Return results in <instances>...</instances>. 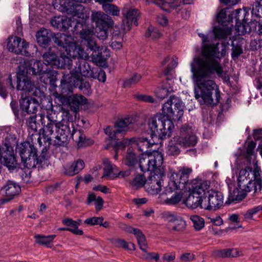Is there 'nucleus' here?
<instances>
[{
	"label": "nucleus",
	"instance_id": "nucleus-50",
	"mask_svg": "<svg viewBox=\"0 0 262 262\" xmlns=\"http://www.w3.org/2000/svg\"><path fill=\"white\" fill-rule=\"evenodd\" d=\"M251 13L253 16L262 18V4L260 2L256 1L253 4Z\"/></svg>",
	"mask_w": 262,
	"mask_h": 262
},
{
	"label": "nucleus",
	"instance_id": "nucleus-9",
	"mask_svg": "<svg viewBox=\"0 0 262 262\" xmlns=\"http://www.w3.org/2000/svg\"><path fill=\"white\" fill-rule=\"evenodd\" d=\"M47 118L49 122L41 130L45 142H50L55 139L54 144L62 145L67 139L66 133L68 132L67 126L63 124L62 121L57 122L56 120H51L49 116Z\"/></svg>",
	"mask_w": 262,
	"mask_h": 262
},
{
	"label": "nucleus",
	"instance_id": "nucleus-47",
	"mask_svg": "<svg viewBox=\"0 0 262 262\" xmlns=\"http://www.w3.org/2000/svg\"><path fill=\"white\" fill-rule=\"evenodd\" d=\"M145 35L146 37H150L152 39H157L161 37L162 33L156 27L150 26L147 29Z\"/></svg>",
	"mask_w": 262,
	"mask_h": 262
},
{
	"label": "nucleus",
	"instance_id": "nucleus-60",
	"mask_svg": "<svg viewBox=\"0 0 262 262\" xmlns=\"http://www.w3.org/2000/svg\"><path fill=\"white\" fill-rule=\"evenodd\" d=\"M117 246L123 248L125 249L133 250L135 249V245L132 243H127L124 240L118 239L116 241Z\"/></svg>",
	"mask_w": 262,
	"mask_h": 262
},
{
	"label": "nucleus",
	"instance_id": "nucleus-49",
	"mask_svg": "<svg viewBox=\"0 0 262 262\" xmlns=\"http://www.w3.org/2000/svg\"><path fill=\"white\" fill-rule=\"evenodd\" d=\"M190 220L193 224V227L196 230L199 231L204 228L205 221L203 218L198 215L191 216Z\"/></svg>",
	"mask_w": 262,
	"mask_h": 262
},
{
	"label": "nucleus",
	"instance_id": "nucleus-40",
	"mask_svg": "<svg viewBox=\"0 0 262 262\" xmlns=\"http://www.w3.org/2000/svg\"><path fill=\"white\" fill-rule=\"evenodd\" d=\"M62 222L64 225L71 227L70 228H67V230L70 231L77 235L83 234L82 230L78 228L80 223L69 218L64 219Z\"/></svg>",
	"mask_w": 262,
	"mask_h": 262
},
{
	"label": "nucleus",
	"instance_id": "nucleus-30",
	"mask_svg": "<svg viewBox=\"0 0 262 262\" xmlns=\"http://www.w3.org/2000/svg\"><path fill=\"white\" fill-rule=\"evenodd\" d=\"M147 3H152L164 11H168L170 9H175L180 5L179 0H145Z\"/></svg>",
	"mask_w": 262,
	"mask_h": 262
},
{
	"label": "nucleus",
	"instance_id": "nucleus-6",
	"mask_svg": "<svg viewBox=\"0 0 262 262\" xmlns=\"http://www.w3.org/2000/svg\"><path fill=\"white\" fill-rule=\"evenodd\" d=\"M47 69V66L44 65L40 60L34 61L33 60H24L23 63L19 66L17 74V89L28 92L33 91L36 88L35 85L27 74L39 75Z\"/></svg>",
	"mask_w": 262,
	"mask_h": 262
},
{
	"label": "nucleus",
	"instance_id": "nucleus-37",
	"mask_svg": "<svg viewBox=\"0 0 262 262\" xmlns=\"http://www.w3.org/2000/svg\"><path fill=\"white\" fill-rule=\"evenodd\" d=\"M215 253L217 256L220 257H237L242 254L241 251L236 248L219 250Z\"/></svg>",
	"mask_w": 262,
	"mask_h": 262
},
{
	"label": "nucleus",
	"instance_id": "nucleus-19",
	"mask_svg": "<svg viewBox=\"0 0 262 262\" xmlns=\"http://www.w3.org/2000/svg\"><path fill=\"white\" fill-rule=\"evenodd\" d=\"M0 161L9 170H13L16 166V160L13 147L5 144L0 147Z\"/></svg>",
	"mask_w": 262,
	"mask_h": 262
},
{
	"label": "nucleus",
	"instance_id": "nucleus-57",
	"mask_svg": "<svg viewBox=\"0 0 262 262\" xmlns=\"http://www.w3.org/2000/svg\"><path fill=\"white\" fill-rule=\"evenodd\" d=\"M250 49L252 51L257 50L262 47V39L260 37L252 39L250 43Z\"/></svg>",
	"mask_w": 262,
	"mask_h": 262
},
{
	"label": "nucleus",
	"instance_id": "nucleus-56",
	"mask_svg": "<svg viewBox=\"0 0 262 262\" xmlns=\"http://www.w3.org/2000/svg\"><path fill=\"white\" fill-rule=\"evenodd\" d=\"M262 210V206L259 205L256 206L253 208L250 209L247 211L244 214V218L245 220H250L253 217V215Z\"/></svg>",
	"mask_w": 262,
	"mask_h": 262
},
{
	"label": "nucleus",
	"instance_id": "nucleus-39",
	"mask_svg": "<svg viewBox=\"0 0 262 262\" xmlns=\"http://www.w3.org/2000/svg\"><path fill=\"white\" fill-rule=\"evenodd\" d=\"M62 222L64 225L71 227L70 228H67V230L70 231L77 235L83 234L82 230L78 228L80 223L69 218L64 219Z\"/></svg>",
	"mask_w": 262,
	"mask_h": 262
},
{
	"label": "nucleus",
	"instance_id": "nucleus-7",
	"mask_svg": "<svg viewBox=\"0 0 262 262\" xmlns=\"http://www.w3.org/2000/svg\"><path fill=\"white\" fill-rule=\"evenodd\" d=\"M209 181L200 179H195L190 184H187L184 188L181 189V199L184 193L188 194L183 200V203L188 208L195 209L198 207L201 208L203 205V198L205 192L210 187Z\"/></svg>",
	"mask_w": 262,
	"mask_h": 262
},
{
	"label": "nucleus",
	"instance_id": "nucleus-12",
	"mask_svg": "<svg viewBox=\"0 0 262 262\" xmlns=\"http://www.w3.org/2000/svg\"><path fill=\"white\" fill-rule=\"evenodd\" d=\"M155 138L151 135L148 137L142 136L139 138H133L131 139L125 138L120 141L119 146L122 148L126 146L135 147L137 146L139 150L144 153H149L148 149L155 146L154 150H156L158 145L156 144L154 140Z\"/></svg>",
	"mask_w": 262,
	"mask_h": 262
},
{
	"label": "nucleus",
	"instance_id": "nucleus-15",
	"mask_svg": "<svg viewBox=\"0 0 262 262\" xmlns=\"http://www.w3.org/2000/svg\"><path fill=\"white\" fill-rule=\"evenodd\" d=\"M7 48L9 51L14 52L17 54H21L26 56L33 55V53H31L28 49H31L33 51L37 52V48L35 45L29 46L28 42L25 40L21 39L17 36H11L8 39L7 43Z\"/></svg>",
	"mask_w": 262,
	"mask_h": 262
},
{
	"label": "nucleus",
	"instance_id": "nucleus-28",
	"mask_svg": "<svg viewBox=\"0 0 262 262\" xmlns=\"http://www.w3.org/2000/svg\"><path fill=\"white\" fill-rule=\"evenodd\" d=\"M176 90L177 86H174L173 83L166 81L157 87L154 92L158 98L163 99L167 97L169 94L174 92Z\"/></svg>",
	"mask_w": 262,
	"mask_h": 262
},
{
	"label": "nucleus",
	"instance_id": "nucleus-23",
	"mask_svg": "<svg viewBox=\"0 0 262 262\" xmlns=\"http://www.w3.org/2000/svg\"><path fill=\"white\" fill-rule=\"evenodd\" d=\"M104 165V173L102 177H108L111 179L116 178L118 176L122 177L129 175V171H120L118 168L113 165L108 159H105L103 161Z\"/></svg>",
	"mask_w": 262,
	"mask_h": 262
},
{
	"label": "nucleus",
	"instance_id": "nucleus-11",
	"mask_svg": "<svg viewBox=\"0 0 262 262\" xmlns=\"http://www.w3.org/2000/svg\"><path fill=\"white\" fill-rule=\"evenodd\" d=\"M163 161L161 151L154 150L150 153H144L139 160V166L143 172L150 171V174L155 173L157 167H160Z\"/></svg>",
	"mask_w": 262,
	"mask_h": 262
},
{
	"label": "nucleus",
	"instance_id": "nucleus-10",
	"mask_svg": "<svg viewBox=\"0 0 262 262\" xmlns=\"http://www.w3.org/2000/svg\"><path fill=\"white\" fill-rule=\"evenodd\" d=\"M229 9L226 8L222 9L217 14L216 19L217 22L221 25L225 26V28L222 27H214L213 29V33L214 34L215 37L219 39H223L221 45L223 48L222 49L221 55L224 56L226 54V47L229 45L228 38H229L230 39V36L231 34V27L233 26L232 24H231L230 26H228L231 23V17H229V14L227 17L228 12Z\"/></svg>",
	"mask_w": 262,
	"mask_h": 262
},
{
	"label": "nucleus",
	"instance_id": "nucleus-62",
	"mask_svg": "<svg viewBox=\"0 0 262 262\" xmlns=\"http://www.w3.org/2000/svg\"><path fill=\"white\" fill-rule=\"evenodd\" d=\"M119 227L123 231L128 233H133L134 235L137 234V233L139 230V229L135 228L130 226L123 224H120Z\"/></svg>",
	"mask_w": 262,
	"mask_h": 262
},
{
	"label": "nucleus",
	"instance_id": "nucleus-63",
	"mask_svg": "<svg viewBox=\"0 0 262 262\" xmlns=\"http://www.w3.org/2000/svg\"><path fill=\"white\" fill-rule=\"evenodd\" d=\"M94 74L96 76V78L99 81L105 82L106 79V76L105 72L100 69L99 70L95 71L94 70Z\"/></svg>",
	"mask_w": 262,
	"mask_h": 262
},
{
	"label": "nucleus",
	"instance_id": "nucleus-46",
	"mask_svg": "<svg viewBox=\"0 0 262 262\" xmlns=\"http://www.w3.org/2000/svg\"><path fill=\"white\" fill-rule=\"evenodd\" d=\"M138 244L141 250L146 252L148 249L147 243L144 235L142 233L140 230L138 231L137 234H135Z\"/></svg>",
	"mask_w": 262,
	"mask_h": 262
},
{
	"label": "nucleus",
	"instance_id": "nucleus-18",
	"mask_svg": "<svg viewBox=\"0 0 262 262\" xmlns=\"http://www.w3.org/2000/svg\"><path fill=\"white\" fill-rule=\"evenodd\" d=\"M53 96L58 98L63 105L68 104L71 111L74 112L79 109L80 105H83L86 103V98L82 95H74L68 97L55 92L53 93Z\"/></svg>",
	"mask_w": 262,
	"mask_h": 262
},
{
	"label": "nucleus",
	"instance_id": "nucleus-52",
	"mask_svg": "<svg viewBox=\"0 0 262 262\" xmlns=\"http://www.w3.org/2000/svg\"><path fill=\"white\" fill-rule=\"evenodd\" d=\"M34 159L37 161V165L42 164L43 162H45L49 159V156L47 153V149L46 147H44L41 150V153L38 156L35 150V158Z\"/></svg>",
	"mask_w": 262,
	"mask_h": 262
},
{
	"label": "nucleus",
	"instance_id": "nucleus-55",
	"mask_svg": "<svg viewBox=\"0 0 262 262\" xmlns=\"http://www.w3.org/2000/svg\"><path fill=\"white\" fill-rule=\"evenodd\" d=\"M135 98L137 100L145 102L155 103V99L150 95L143 94H137L134 95Z\"/></svg>",
	"mask_w": 262,
	"mask_h": 262
},
{
	"label": "nucleus",
	"instance_id": "nucleus-24",
	"mask_svg": "<svg viewBox=\"0 0 262 262\" xmlns=\"http://www.w3.org/2000/svg\"><path fill=\"white\" fill-rule=\"evenodd\" d=\"M91 19L96 24V28L112 27L114 25L111 17L101 11H92Z\"/></svg>",
	"mask_w": 262,
	"mask_h": 262
},
{
	"label": "nucleus",
	"instance_id": "nucleus-34",
	"mask_svg": "<svg viewBox=\"0 0 262 262\" xmlns=\"http://www.w3.org/2000/svg\"><path fill=\"white\" fill-rule=\"evenodd\" d=\"M122 13L127 19L128 26L133 24L138 25L137 20L140 15L138 10L133 8L129 9L125 8L123 10Z\"/></svg>",
	"mask_w": 262,
	"mask_h": 262
},
{
	"label": "nucleus",
	"instance_id": "nucleus-25",
	"mask_svg": "<svg viewBox=\"0 0 262 262\" xmlns=\"http://www.w3.org/2000/svg\"><path fill=\"white\" fill-rule=\"evenodd\" d=\"M179 58L174 56H168L162 62L163 64H167V68L163 71V74L166 77L167 81L176 78L174 69L177 67Z\"/></svg>",
	"mask_w": 262,
	"mask_h": 262
},
{
	"label": "nucleus",
	"instance_id": "nucleus-54",
	"mask_svg": "<svg viewBox=\"0 0 262 262\" xmlns=\"http://www.w3.org/2000/svg\"><path fill=\"white\" fill-rule=\"evenodd\" d=\"M111 27H98L96 28V36L100 39L104 40L106 39L108 35V29Z\"/></svg>",
	"mask_w": 262,
	"mask_h": 262
},
{
	"label": "nucleus",
	"instance_id": "nucleus-8",
	"mask_svg": "<svg viewBox=\"0 0 262 262\" xmlns=\"http://www.w3.org/2000/svg\"><path fill=\"white\" fill-rule=\"evenodd\" d=\"M219 43L216 45H203L202 46V59L206 68L211 71V75L216 72L217 76L223 78L224 81H229L230 78L226 72L223 71L220 63Z\"/></svg>",
	"mask_w": 262,
	"mask_h": 262
},
{
	"label": "nucleus",
	"instance_id": "nucleus-64",
	"mask_svg": "<svg viewBox=\"0 0 262 262\" xmlns=\"http://www.w3.org/2000/svg\"><path fill=\"white\" fill-rule=\"evenodd\" d=\"M194 258V256L191 253H185L181 254V261H191Z\"/></svg>",
	"mask_w": 262,
	"mask_h": 262
},
{
	"label": "nucleus",
	"instance_id": "nucleus-42",
	"mask_svg": "<svg viewBox=\"0 0 262 262\" xmlns=\"http://www.w3.org/2000/svg\"><path fill=\"white\" fill-rule=\"evenodd\" d=\"M247 194L239 188H234L232 192L230 191L228 196V201L232 202L235 201H242Z\"/></svg>",
	"mask_w": 262,
	"mask_h": 262
},
{
	"label": "nucleus",
	"instance_id": "nucleus-20",
	"mask_svg": "<svg viewBox=\"0 0 262 262\" xmlns=\"http://www.w3.org/2000/svg\"><path fill=\"white\" fill-rule=\"evenodd\" d=\"M208 203H204L201 208L207 210H216L220 208L224 202L223 194L220 191H212L209 193Z\"/></svg>",
	"mask_w": 262,
	"mask_h": 262
},
{
	"label": "nucleus",
	"instance_id": "nucleus-14",
	"mask_svg": "<svg viewBox=\"0 0 262 262\" xmlns=\"http://www.w3.org/2000/svg\"><path fill=\"white\" fill-rule=\"evenodd\" d=\"M68 55L69 57L62 54L59 56L55 51L50 50L43 54L42 58L46 64L57 68L70 69L72 66V60Z\"/></svg>",
	"mask_w": 262,
	"mask_h": 262
},
{
	"label": "nucleus",
	"instance_id": "nucleus-26",
	"mask_svg": "<svg viewBox=\"0 0 262 262\" xmlns=\"http://www.w3.org/2000/svg\"><path fill=\"white\" fill-rule=\"evenodd\" d=\"M20 106L22 111L27 114H35L39 107V104L34 98L26 97L20 100Z\"/></svg>",
	"mask_w": 262,
	"mask_h": 262
},
{
	"label": "nucleus",
	"instance_id": "nucleus-13",
	"mask_svg": "<svg viewBox=\"0 0 262 262\" xmlns=\"http://www.w3.org/2000/svg\"><path fill=\"white\" fill-rule=\"evenodd\" d=\"M35 150L33 143L25 142L17 144L16 151L18 152L25 166L28 168H34L37 165L35 158Z\"/></svg>",
	"mask_w": 262,
	"mask_h": 262
},
{
	"label": "nucleus",
	"instance_id": "nucleus-17",
	"mask_svg": "<svg viewBox=\"0 0 262 262\" xmlns=\"http://www.w3.org/2000/svg\"><path fill=\"white\" fill-rule=\"evenodd\" d=\"M180 185V176L179 172H171L169 176V181L168 187L169 190L167 189L166 193L170 192H174V193L170 197L167 198L164 202L165 204L170 205H174L180 201V191L179 187Z\"/></svg>",
	"mask_w": 262,
	"mask_h": 262
},
{
	"label": "nucleus",
	"instance_id": "nucleus-43",
	"mask_svg": "<svg viewBox=\"0 0 262 262\" xmlns=\"http://www.w3.org/2000/svg\"><path fill=\"white\" fill-rule=\"evenodd\" d=\"M146 181V178L143 175L137 174L132 179L130 184L134 188L138 189L145 184Z\"/></svg>",
	"mask_w": 262,
	"mask_h": 262
},
{
	"label": "nucleus",
	"instance_id": "nucleus-58",
	"mask_svg": "<svg viewBox=\"0 0 262 262\" xmlns=\"http://www.w3.org/2000/svg\"><path fill=\"white\" fill-rule=\"evenodd\" d=\"M157 23L162 27H168L169 21L167 17L163 14H159L156 17Z\"/></svg>",
	"mask_w": 262,
	"mask_h": 262
},
{
	"label": "nucleus",
	"instance_id": "nucleus-35",
	"mask_svg": "<svg viewBox=\"0 0 262 262\" xmlns=\"http://www.w3.org/2000/svg\"><path fill=\"white\" fill-rule=\"evenodd\" d=\"M56 236V235L55 234L49 235L36 234L34 235V238L37 244L51 248L53 246V240Z\"/></svg>",
	"mask_w": 262,
	"mask_h": 262
},
{
	"label": "nucleus",
	"instance_id": "nucleus-44",
	"mask_svg": "<svg viewBox=\"0 0 262 262\" xmlns=\"http://www.w3.org/2000/svg\"><path fill=\"white\" fill-rule=\"evenodd\" d=\"M132 147H129L127 149V154L124 159V163L129 166H134L136 163L137 157L133 150L131 148Z\"/></svg>",
	"mask_w": 262,
	"mask_h": 262
},
{
	"label": "nucleus",
	"instance_id": "nucleus-27",
	"mask_svg": "<svg viewBox=\"0 0 262 262\" xmlns=\"http://www.w3.org/2000/svg\"><path fill=\"white\" fill-rule=\"evenodd\" d=\"M20 190V187L17 183L13 181H7L2 189V192L7 197L4 202L12 199L19 193Z\"/></svg>",
	"mask_w": 262,
	"mask_h": 262
},
{
	"label": "nucleus",
	"instance_id": "nucleus-31",
	"mask_svg": "<svg viewBox=\"0 0 262 262\" xmlns=\"http://www.w3.org/2000/svg\"><path fill=\"white\" fill-rule=\"evenodd\" d=\"M58 72L55 70L45 69V71L39 75L40 80L45 83L54 85L57 78Z\"/></svg>",
	"mask_w": 262,
	"mask_h": 262
},
{
	"label": "nucleus",
	"instance_id": "nucleus-29",
	"mask_svg": "<svg viewBox=\"0 0 262 262\" xmlns=\"http://www.w3.org/2000/svg\"><path fill=\"white\" fill-rule=\"evenodd\" d=\"M84 162L81 159H78L73 162L69 163L63 166V172L64 174L73 176L79 172L84 168Z\"/></svg>",
	"mask_w": 262,
	"mask_h": 262
},
{
	"label": "nucleus",
	"instance_id": "nucleus-51",
	"mask_svg": "<svg viewBox=\"0 0 262 262\" xmlns=\"http://www.w3.org/2000/svg\"><path fill=\"white\" fill-rule=\"evenodd\" d=\"M103 9L106 13L115 16H118L120 12V10L117 6L111 4L103 5Z\"/></svg>",
	"mask_w": 262,
	"mask_h": 262
},
{
	"label": "nucleus",
	"instance_id": "nucleus-53",
	"mask_svg": "<svg viewBox=\"0 0 262 262\" xmlns=\"http://www.w3.org/2000/svg\"><path fill=\"white\" fill-rule=\"evenodd\" d=\"M141 77L142 76L140 74L137 73L134 74L132 77L124 81L123 86L127 87L137 83L141 80Z\"/></svg>",
	"mask_w": 262,
	"mask_h": 262
},
{
	"label": "nucleus",
	"instance_id": "nucleus-48",
	"mask_svg": "<svg viewBox=\"0 0 262 262\" xmlns=\"http://www.w3.org/2000/svg\"><path fill=\"white\" fill-rule=\"evenodd\" d=\"M248 19L238 25H234L235 30L239 35H244L250 33L251 31V27L247 23Z\"/></svg>",
	"mask_w": 262,
	"mask_h": 262
},
{
	"label": "nucleus",
	"instance_id": "nucleus-41",
	"mask_svg": "<svg viewBox=\"0 0 262 262\" xmlns=\"http://www.w3.org/2000/svg\"><path fill=\"white\" fill-rule=\"evenodd\" d=\"M180 137H175L171 140L168 146V154L171 155H178L180 153Z\"/></svg>",
	"mask_w": 262,
	"mask_h": 262
},
{
	"label": "nucleus",
	"instance_id": "nucleus-45",
	"mask_svg": "<svg viewBox=\"0 0 262 262\" xmlns=\"http://www.w3.org/2000/svg\"><path fill=\"white\" fill-rule=\"evenodd\" d=\"M192 172V169L191 168L185 166L181 167V183L184 185L183 188H184L186 184L191 183L193 180H192L190 182L189 181V176Z\"/></svg>",
	"mask_w": 262,
	"mask_h": 262
},
{
	"label": "nucleus",
	"instance_id": "nucleus-2",
	"mask_svg": "<svg viewBox=\"0 0 262 262\" xmlns=\"http://www.w3.org/2000/svg\"><path fill=\"white\" fill-rule=\"evenodd\" d=\"M255 147L254 142H249L242 155L246 166L239 170L237 181L238 188L246 194L251 191L259 193L262 188L261 170L255 162Z\"/></svg>",
	"mask_w": 262,
	"mask_h": 262
},
{
	"label": "nucleus",
	"instance_id": "nucleus-59",
	"mask_svg": "<svg viewBox=\"0 0 262 262\" xmlns=\"http://www.w3.org/2000/svg\"><path fill=\"white\" fill-rule=\"evenodd\" d=\"M62 20V16L54 17L51 19V23L53 27L62 30L63 28Z\"/></svg>",
	"mask_w": 262,
	"mask_h": 262
},
{
	"label": "nucleus",
	"instance_id": "nucleus-21",
	"mask_svg": "<svg viewBox=\"0 0 262 262\" xmlns=\"http://www.w3.org/2000/svg\"><path fill=\"white\" fill-rule=\"evenodd\" d=\"M163 174L153 173L149 176L146 185L147 192L152 195L157 194L163 186Z\"/></svg>",
	"mask_w": 262,
	"mask_h": 262
},
{
	"label": "nucleus",
	"instance_id": "nucleus-61",
	"mask_svg": "<svg viewBox=\"0 0 262 262\" xmlns=\"http://www.w3.org/2000/svg\"><path fill=\"white\" fill-rule=\"evenodd\" d=\"M103 219L102 217H93L88 218L84 221V223L88 225H95L102 224Z\"/></svg>",
	"mask_w": 262,
	"mask_h": 262
},
{
	"label": "nucleus",
	"instance_id": "nucleus-36",
	"mask_svg": "<svg viewBox=\"0 0 262 262\" xmlns=\"http://www.w3.org/2000/svg\"><path fill=\"white\" fill-rule=\"evenodd\" d=\"M27 124L28 129L30 130L32 133V135L34 137L35 140H37V143L39 146L41 145V137L36 133L37 129L38 127L39 124L36 122V116H33L30 117L27 120Z\"/></svg>",
	"mask_w": 262,
	"mask_h": 262
},
{
	"label": "nucleus",
	"instance_id": "nucleus-38",
	"mask_svg": "<svg viewBox=\"0 0 262 262\" xmlns=\"http://www.w3.org/2000/svg\"><path fill=\"white\" fill-rule=\"evenodd\" d=\"M36 40L38 43L42 47L46 46L50 41V37L48 30L41 29L36 34Z\"/></svg>",
	"mask_w": 262,
	"mask_h": 262
},
{
	"label": "nucleus",
	"instance_id": "nucleus-22",
	"mask_svg": "<svg viewBox=\"0 0 262 262\" xmlns=\"http://www.w3.org/2000/svg\"><path fill=\"white\" fill-rule=\"evenodd\" d=\"M181 142L186 147L195 145L198 141L193 132V126L188 124H185L181 127Z\"/></svg>",
	"mask_w": 262,
	"mask_h": 262
},
{
	"label": "nucleus",
	"instance_id": "nucleus-33",
	"mask_svg": "<svg viewBox=\"0 0 262 262\" xmlns=\"http://www.w3.org/2000/svg\"><path fill=\"white\" fill-rule=\"evenodd\" d=\"M247 15H249V13L245 9H237L230 13L229 17H231L232 24L234 21L235 25H238L248 19Z\"/></svg>",
	"mask_w": 262,
	"mask_h": 262
},
{
	"label": "nucleus",
	"instance_id": "nucleus-4",
	"mask_svg": "<svg viewBox=\"0 0 262 262\" xmlns=\"http://www.w3.org/2000/svg\"><path fill=\"white\" fill-rule=\"evenodd\" d=\"M211 71L207 69L202 59L199 60L196 73L198 89L195 97L201 103L207 105H216L221 98L220 91L215 82L210 79Z\"/></svg>",
	"mask_w": 262,
	"mask_h": 262
},
{
	"label": "nucleus",
	"instance_id": "nucleus-1",
	"mask_svg": "<svg viewBox=\"0 0 262 262\" xmlns=\"http://www.w3.org/2000/svg\"><path fill=\"white\" fill-rule=\"evenodd\" d=\"M86 1L56 0L53 4L54 7L67 11L72 16H62V30H68V34L57 33L53 40L73 58L86 60L91 57L94 62L100 63L104 59L101 49L93 38V32L86 29L85 20L89 17V13L80 4Z\"/></svg>",
	"mask_w": 262,
	"mask_h": 262
},
{
	"label": "nucleus",
	"instance_id": "nucleus-5",
	"mask_svg": "<svg viewBox=\"0 0 262 262\" xmlns=\"http://www.w3.org/2000/svg\"><path fill=\"white\" fill-rule=\"evenodd\" d=\"M82 76L96 78V76L94 74V69H91L89 63L85 61H79L69 74H63L60 86V88L64 91L62 93L68 91V94L71 93L73 87H78L82 89Z\"/></svg>",
	"mask_w": 262,
	"mask_h": 262
},
{
	"label": "nucleus",
	"instance_id": "nucleus-3",
	"mask_svg": "<svg viewBox=\"0 0 262 262\" xmlns=\"http://www.w3.org/2000/svg\"><path fill=\"white\" fill-rule=\"evenodd\" d=\"M162 114L149 118L147 125L151 131V135L161 139L169 138L174 128V125L170 118L180 119V99L174 95L170 96L163 105Z\"/></svg>",
	"mask_w": 262,
	"mask_h": 262
},
{
	"label": "nucleus",
	"instance_id": "nucleus-32",
	"mask_svg": "<svg viewBox=\"0 0 262 262\" xmlns=\"http://www.w3.org/2000/svg\"><path fill=\"white\" fill-rule=\"evenodd\" d=\"M245 42V40L241 37L235 38L232 40L231 57L232 58H238L243 54V47Z\"/></svg>",
	"mask_w": 262,
	"mask_h": 262
},
{
	"label": "nucleus",
	"instance_id": "nucleus-16",
	"mask_svg": "<svg viewBox=\"0 0 262 262\" xmlns=\"http://www.w3.org/2000/svg\"><path fill=\"white\" fill-rule=\"evenodd\" d=\"M133 119L132 118H125L118 120L113 129L107 126L105 129V133L113 140L118 139L125 132L128 131L133 127Z\"/></svg>",
	"mask_w": 262,
	"mask_h": 262
}]
</instances>
